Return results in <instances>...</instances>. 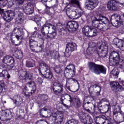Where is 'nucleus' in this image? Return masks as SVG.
<instances>
[{
  "mask_svg": "<svg viewBox=\"0 0 124 124\" xmlns=\"http://www.w3.org/2000/svg\"><path fill=\"white\" fill-rule=\"evenodd\" d=\"M110 21L108 18L100 14L97 16L95 20L92 21V26L100 31H105L109 30Z\"/></svg>",
  "mask_w": 124,
  "mask_h": 124,
  "instance_id": "1",
  "label": "nucleus"
},
{
  "mask_svg": "<svg viewBox=\"0 0 124 124\" xmlns=\"http://www.w3.org/2000/svg\"><path fill=\"white\" fill-rule=\"evenodd\" d=\"M39 73L42 76H44L46 79L51 80L53 78V73L51 71L50 66L45 62H42L39 64L38 67Z\"/></svg>",
  "mask_w": 124,
  "mask_h": 124,
  "instance_id": "2",
  "label": "nucleus"
},
{
  "mask_svg": "<svg viewBox=\"0 0 124 124\" xmlns=\"http://www.w3.org/2000/svg\"><path fill=\"white\" fill-rule=\"evenodd\" d=\"M88 67L90 71L97 75L101 73L106 74V68L102 65L97 64L93 62H89Z\"/></svg>",
  "mask_w": 124,
  "mask_h": 124,
  "instance_id": "3",
  "label": "nucleus"
},
{
  "mask_svg": "<svg viewBox=\"0 0 124 124\" xmlns=\"http://www.w3.org/2000/svg\"><path fill=\"white\" fill-rule=\"evenodd\" d=\"M96 51L100 57L102 58H105L108 54V45H107V42H104L101 43L98 42L96 47Z\"/></svg>",
  "mask_w": 124,
  "mask_h": 124,
  "instance_id": "4",
  "label": "nucleus"
},
{
  "mask_svg": "<svg viewBox=\"0 0 124 124\" xmlns=\"http://www.w3.org/2000/svg\"><path fill=\"white\" fill-rule=\"evenodd\" d=\"M45 26L47 28V31L48 33H49V30H50V27L52 28V30L54 31H58V33L62 35L63 34V32L65 31V29L63 28V26L61 23H58L56 25V27L53 25L51 24V23H46L45 24Z\"/></svg>",
  "mask_w": 124,
  "mask_h": 124,
  "instance_id": "5",
  "label": "nucleus"
},
{
  "mask_svg": "<svg viewBox=\"0 0 124 124\" xmlns=\"http://www.w3.org/2000/svg\"><path fill=\"white\" fill-rule=\"evenodd\" d=\"M82 32L86 36L93 37L97 35V30L93 27L89 26H84L82 28Z\"/></svg>",
  "mask_w": 124,
  "mask_h": 124,
  "instance_id": "6",
  "label": "nucleus"
},
{
  "mask_svg": "<svg viewBox=\"0 0 124 124\" xmlns=\"http://www.w3.org/2000/svg\"><path fill=\"white\" fill-rule=\"evenodd\" d=\"M78 117L81 123L84 124H93V118L90 115L85 113L83 112H80L78 113Z\"/></svg>",
  "mask_w": 124,
  "mask_h": 124,
  "instance_id": "7",
  "label": "nucleus"
},
{
  "mask_svg": "<svg viewBox=\"0 0 124 124\" xmlns=\"http://www.w3.org/2000/svg\"><path fill=\"white\" fill-rule=\"evenodd\" d=\"M76 50H77V45L76 44L73 43H69L66 45L64 55L66 58H69L71 55V52Z\"/></svg>",
  "mask_w": 124,
  "mask_h": 124,
  "instance_id": "8",
  "label": "nucleus"
},
{
  "mask_svg": "<svg viewBox=\"0 0 124 124\" xmlns=\"http://www.w3.org/2000/svg\"><path fill=\"white\" fill-rule=\"evenodd\" d=\"M109 59L113 60L110 65H117L120 63L121 57L119 52L113 51L110 53Z\"/></svg>",
  "mask_w": 124,
  "mask_h": 124,
  "instance_id": "9",
  "label": "nucleus"
},
{
  "mask_svg": "<svg viewBox=\"0 0 124 124\" xmlns=\"http://www.w3.org/2000/svg\"><path fill=\"white\" fill-rule=\"evenodd\" d=\"M1 13V16L3 17V19L7 22H10L12 20H13V18L15 16V13L11 11H8L6 12H3V10L0 8V14Z\"/></svg>",
  "mask_w": 124,
  "mask_h": 124,
  "instance_id": "10",
  "label": "nucleus"
},
{
  "mask_svg": "<svg viewBox=\"0 0 124 124\" xmlns=\"http://www.w3.org/2000/svg\"><path fill=\"white\" fill-rule=\"evenodd\" d=\"M12 113H11L10 111H0V120L3 122L11 120V119H12Z\"/></svg>",
  "mask_w": 124,
  "mask_h": 124,
  "instance_id": "11",
  "label": "nucleus"
},
{
  "mask_svg": "<svg viewBox=\"0 0 124 124\" xmlns=\"http://www.w3.org/2000/svg\"><path fill=\"white\" fill-rule=\"evenodd\" d=\"M65 74H68V76L71 77H74L75 74H76V69L75 68V65L73 64H70L67 66L65 68Z\"/></svg>",
  "mask_w": 124,
  "mask_h": 124,
  "instance_id": "12",
  "label": "nucleus"
},
{
  "mask_svg": "<svg viewBox=\"0 0 124 124\" xmlns=\"http://www.w3.org/2000/svg\"><path fill=\"white\" fill-rule=\"evenodd\" d=\"M2 62L7 64V63H10V65L8 66V68L9 70L12 69L14 65L13 64L15 62L14 58L9 55H6L3 57Z\"/></svg>",
  "mask_w": 124,
  "mask_h": 124,
  "instance_id": "13",
  "label": "nucleus"
},
{
  "mask_svg": "<svg viewBox=\"0 0 124 124\" xmlns=\"http://www.w3.org/2000/svg\"><path fill=\"white\" fill-rule=\"evenodd\" d=\"M36 34H37V33H36L35 31L32 32L31 33V36H30L29 38L30 48L33 51H35V49H34V48H35V46L38 44L37 42L34 41V38L36 37Z\"/></svg>",
  "mask_w": 124,
  "mask_h": 124,
  "instance_id": "14",
  "label": "nucleus"
},
{
  "mask_svg": "<svg viewBox=\"0 0 124 124\" xmlns=\"http://www.w3.org/2000/svg\"><path fill=\"white\" fill-rule=\"evenodd\" d=\"M17 31V32L16 34V37L18 41L17 44H15V41L12 40V43L14 44L15 46H19L20 44H21V42H22V39L23 38V32L22 31H19V30L17 28H15L14 29V32H15Z\"/></svg>",
  "mask_w": 124,
  "mask_h": 124,
  "instance_id": "15",
  "label": "nucleus"
},
{
  "mask_svg": "<svg viewBox=\"0 0 124 124\" xmlns=\"http://www.w3.org/2000/svg\"><path fill=\"white\" fill-rule=\"evenodd\" d=\"M71 10L72 12L71 13L70 15L69 14V11L68 10L66 11V15L70 17V18L71 19H78V18H80V17H81V15L78 13L76 11V7L74 6H71Z\"/></svg>",
  "mask_w": 124,
  "mask_h": 124,
  "instance_id": "16",
  "label": "nucleus"
},
{
  "mask_svg": "<svg viewBox=\"0 0 124 124\" xmlns=\"http://www.w3.org/2000/svg\"><path fill=\"white\" fill-rule=\"evenodd\" d=\"M63 86L57 82H54L52 87V90L56 95H59V93H62Z\"/></svg>",
  "mask_w": 124,
  "mask_h": 124,
  "instance_id": "17",
  "label": "nucleus"
},
{
  "mask_svg": "<svg viewBox=\"0 0 124 124\" xmlns=\"http://www.w3.org/2000/svg\"><path fill=\"white\" fill-rule=\"evenodd\" d=\"M98 0H88L85 7L88 10H93V9H94L98 5Z\"/></svg>",
  "mask_w": 124,
  "mask_h": 124,
  "instance_id": "18",
  "label": "nucleus"
},
{
  "mask_svg": "<svg viewBox=\"0 0 124 124\" xmlns=\"http://www.w3.org/2000/svg\"><path fill=\"white\" fill-rule=\"evenodd\" d=\"M52 120L54 121V124H61L63 121V114L62 112H59L55 116L52 117Z\"/></svg>",
  "mask_w": 124,
  "mask_h": 124,
  "instance_id": "19",
  "label": "nucleus"
},
{
  "mask_svg": "<svg viewBox=\"0 0 124 124\" xmlns=\"http://www.w3.org/2000/svg\"><path fill=\"white\" fill-rule=\"evenodd\" d=\"M70 97L69 101L70 102L71 106H73L75 108H80L81 107V100L79 98H74L73 99L71 98L70 95H68Z\"/></svg>",
  "mask_w": 124,
  "mask_h": 124,
  "instance_id": "20",
  "label": "nucleus"
},
{
  "mask_svg": "<svg viewBox=\"0 0 124 124\" xmlns=\"http://www.w3.org/2000/svg\"><path fill=\"white\" fill-rule=\"evenodd\" d=\"M79 28V24L77 21H71L68 22L67 28L68 31H76Z\"/></svg>",
  "mask_w": 124,
  "mask_h": 124,
  "instance_id": "21",
  "label": "nucleus"
},
{
  "mask_svg": "<svg viewBox=\"0 0 124 124\" xmlns=\"http://www.w3.org/2000/svg\"><path fill=\"white\" fill-rule=\"evenodd\" d=\"M110 86L111 87V90L114 92H122L123 91V87L120 85V83L117 81H112L110 83Z\"/></svg>",
  "mask_w": 124,
  "mask_h": 124,
  "instance_id": "22",
  "label": "nucleus"
},
{
  "mask_svg": "<svg viewBox=\"0 0 124 124\" xmlns=\"http://www.w3.org/2000/svg\"><path fill=\"white\" fill-rule=\"evenodd\" d=\"M117 2L115 0H110L107 4V7L109 10L111 11H117L118 7H117Z\"/></svg>",
  "mask_w": 124,
  "mask_h": 124,
  "instance_id": "23",
  "label": "nucleus"
},
{
  "mask_svg": "<svg viewBox=\"0 0 124 124\" xmlns=\"http://www.w3.org/2000/svg\"><path fill=\"white\" fill-rule=\"evenodd\" d=\"M2 66H0V77L5 78V79H10V75L8 73L7 70H3L1 68Z\"/></svg>",
  "mask_w": 124,
  "mask_h": 124,
  "instance_id": "24",
  "label": "nucleus"
},
{
  "mask_svg": "<svg viewBox=\"0 0 124 124\" xmlns=\"http://www.w3.org/2000/svg\"><path fill=\"white\" fill-rule=\"evenodd\" d=\"M26 86H28L29 88H31V94L35 93V91H36V84H35V82L32 81H30L26 83Z\"/></svg>",
  "mask_w": 124,
  "mask_h": 124,
  "instance_id": "25",
  "label": "nucleus"
},
{
  "mask_svg": "<svg viewBox=\"0 0 124 124\" xmlns=\"http://www.w3.org/2000/svg\"><path fill=\"white\" fill-rule=\"evenodd\" d=\"M14 102V104H15L16 107H20L23 103V98L20 96H17L16 99L11 98Z\"/></svg>",
  "mask_w": 124,
  "mask_h": 124,
  "instance_id": "26",
  "label": "nucleus"
},
{
  "mask_svg": "<svg viewBox=\"0 0 124 124\" xmlns=\"http://www.w3.org/2000/svg\"><path fill=\"white\" fill-rule=\"evenodd\" d=\"M33 74L31 72H22L20 77H22V79H26V78H28L29 80H31L32 79V76Z\"/></svg>",
  "mask_w": 124,
  "mask_h": 124,
  "instance_id": "27",
  "label": "nucleus"
},
{
  "mask_svg": "<svg viewBox=\"0 0 124 124\" xmlns=\"http://www.w3.org/2000/svg\"><path fill=\"white\" fill-rule=\"evenodd\" d=\"M17 16V17L16 18V23L17 24H22L24 22V17H25L24 14L21 11H18Z\"/></svg>",
  "mask_w": 124,
  "mask_h": 124,
  "instance_id": "28",
  "label": "nucleus"
},
{
  "mask_svg": "<svg viewBox=\"0 0 124 124\" xmlns=\"http://www.w3.org/2000/svg\"><path fill=\"white\" fill-rule=\"evenodd\" d=\"M24 12L27 15H31L33 13V7L32 5H28L23 10Z\"/></svg>",
  "mask_w": 124,
  "mask_h": 124,
  "instance_id": "29",
  "label": "nucleus"
},
{
  "mask_svg": "<svg viewBox=\"0 0 124 124\" xmlns=\"http://www.w3.org/2000/svg\"><path fill=\"white\" fill-rule=\"evenodd\" d=\"M120 73V70L117 68H114L110 73V76L112 78H117L119 77V74Z\"/></svg>",
  "mask_w": 124,
  "mask_h": 124,
  "instance_id": "30",
  "label": "nucleus"
},
{
  "mask_svg": "<svg viewBox=\"0 0 124 124\" xmlns=\"http://www.w3.org/2000/svg\"><path fill=\"white\" fill-rule=\"evenodd\" d=\"M114 41L117 42L115 45L118 46V48H119L121 51H124V41L118 39H115Z\"/></svg>",
  "mask_w": 124,
  "mask_h": 124,
  "instance_id": "31",
  "label": "nucleus"
},
{
  "mask_svg": "<svg viewBox=\"0 0 124 124\" xmlns=\"http://www.w3.org/2000/svg\"><path fill=\"white\" fill-rule=\"evenodd\" d=\"M57 31H52V32L50 33H49V35H46V39H55L56 37H57Z\"/></svg>",
  "mask_w": 124,
  "mask_h": 124,
  "instance_id": "32",
  "label": "nucleus"
},
{
  "mask_svg": "<svg viewBox=\"0 0 124 124\" xmlns=\"http://www.w3.org/2000/svg\"><path fill=\"white\" fill-rule=\"evenodd\" d=\"M115 20L116 21L115 23H114V25L113 24L114 27H119L120 25V22H121V16L119 15H115L114 16Z\"/></svg>",
  "mask_w": 124,
  "mask_h": 124,
  "instance_id": "33",
  "label": "nucleus"
},
{
  "mask_svg": "<svg viewBox=\"0 0 124 124\" xmlns=\"http://www.w3.org/2000/svg\"><path fill=\"white\" fill-rule=\"evenodd\" d=\"M96 85H92L91 84H88V89L89 92L90 94H93V92H94V90H95Z\"/></svg>",
  "mask_w": 124,
  "mask_h": 124,
  "instance_id": "34",
  "label": "nucleus"
},
{
  "mask_svg": "<svg viewBox=\"0 0 124 124\" xmlns=\"http://www.w3.org/2000/svg\"><path fill=\"white\" fill-rule=\"evenodd\" d=\"M43 47H44V46L43 45V44H42V45H41L40 44H37L35 46V47H34V49H35V50L34 52H35V51L37 53L41 52V51L43 49Z\"/></svg>",
  "mask_w": 124,
  "mask_h": 124,
  "instance_id": "35",
  "label": "nucleus"
},
{
  "mask_svg": "<svg viewBox=\"0 0 124 124\" xmlns=\"http://www.w3.org/2000/svg\"><path fill=\"white\" fill-rule=\"evenodd\" d=\"M35 66V62L32 60H28L26 61V66L27 67H33Z\"/></svg>",
  "mask_w": 124,
  "mask_h": 124,
  "instance_id": "36",
  "label": "nucleus"
},
{
  "mask_svg": "<svg viewBox=\"0 0 124 124\" xmlns=\"http://www.w3.org/2000/svg\"><path fill=\"white\" fill-rule=\"evenodd\" d=\"M33 21H34L37 24V26H40V22H41V17H39L38 16H34L33 18H32Z\"/></svg>",
  "mask_w": 124,
  "mask_h": 124,
  "instance_id": "37",
  "label": "nucleus"
},
{
  "mask_svg": "<svg viewBox=\"0 0 124 124\" xmlns=\"http://www.w3.org/2000/svg\"><path fill=\"white\" fill-rule=\"evenodd\" d=\"M69 1V4H76L78 8L81 9V7H80V3H79V1L77 0H67Z\"/></svg>",
  "mask_w": 124,
  "mask_h": 124,
  "instance_id": "38",
  "label": "nucleus"
},
{
  "mask_svg": "<svg viewBox=\"0 0 124 124\" xmlns=\"http://www.w3.org/2000/svg\"><path fill=\"white\" fill-rule=\"evenodd\" d=\"M50 55L55 60H58L60 58V54L57 51H51L50 52Z\"/></svg>",
  "mask_w": 124,
  "mask_h": 124,
  "instance_id": "39",
  "label": "nucleus"
},
{
  "mask_svg": "<svg viewBox=\"0 0 124 124\" xmlns=\"http://www.w3.org/2000/svg\"><path fill=\"white\" fill-rule=\"evenodd\" d=\"M100 92H101V87L96 85V87L94 89V93H96V95H100Z\"/></svg>",
  "mask_w": 124,
  "mask_h": 124,
  "instance_id": "40",
  "label": "nucleus"
},
{
  "mask_svg": "<svg viewBox=\"0 0 124 124\" xmlns=\"http://www.w3.org/2000/svg\"><path fill=\"white\" fill-rule=\"evenodd\" d=\"M105 119V121H104L102 124H111V119H106V117L104 116L101 118V120Z\"/></svg>",
  "mask_w": 124,
  "mask_h": 124,
  "instance_id": "41",
  "label": "nucleus"
},
{
  "mask_svg": "<svg viewBox=\"0 0 124 124\" xmlns=\"http://www.w3.org/2000/svg\"><path fill=\"white\" fill-rule=\"evenodd\" d=\"M22 93L24 94L25 96H27L31 93H29V89H28L27 86H25L22 89Z\"/></svg>",
  "mask_w": 124,
  "mask_h": 124,
  "instance_id": "42",
  "label": "nucleus"
},
{
  "mask_svg": "<svg viewBox=\"0 0 124 124\" xmlns=\"http://www.w3.org/2000/svg\"><path fill=\"white\" fill-rule=\"evenodd\" d=\"M75 82H77V80L74 78H69L66 79V84H72Z\"/></svg>",
  "mask_w": 124,
  "mask_h": 124,
  "instance_id": "43",
  "label": "nucleus"
},
{
  "mask_svg": "<svg viewBox=\"0 0 124 124\" xmlns=\"http://www.w3.org/2000/svg\"><path fill=\"white\" fill-rule=\"evenodd\" d=\"M45 24H44V25L42 26L41 31L42 32V34L43 35H44L45 36H46V33H45V31H47V27H45Z\"/></svg>",
  "mask_w": 124,
  "mask_h": 124,
  "instance_id": "44",
  "label": "nucleus"
},
{
  "mask_svg": "<svg viewBox=\"0 0 124 124\" xmlns=\"http://www.w3.org/2000/svg\"><path fill=\"white\" fill-rule=\"evenodd\" d=\"M6 3H7V1H5V0H0V7L5 6Z\"/></svg>",
  "mask_w": 124,
  "mask_h": 124,
  "instance_id": "45",
  "label": "nucleus"
},
{
  "mask_svg": "<svg viewBox=\"0 0 124 124\" xmlns=\"http://www.w3.org/2000/svg\"><path fill=\"white\" fill-rule=\"evenodd\" d=\"M68 124H78V121L71 120L67 122Z\"/></svg>",
  "mask_w": 124,
  "mask_h": 124,
  "instance_id": "46",
  "label": "nucleus"
},
{
  "mask_svg": "<svg viewBox=\"0 0 124 124\" xmlns=\"http://www.w3.org/2000/svg\"><path fill=\"white\" fill-rule=\"evenodd\" d=\"M24 116H25V110L23 109L20 110L19 117L20 118V117H24Z\"/></svg>",
  "mask_w": 124,
  "mask_h": 124,
  "instance_id": "47",
  "label": "nucleus"
},
{
  "mask_svg": "<svg viewBox=\"0 0 124 124\" xmlns=\"http://www.w3.org/2000/svg\"><path fill=\"white\" fill-rule=\"evenodd\" d=\"M41 98L44 101H48V96L47 95H43Z\"/></svg>",
  "mask_w": 124,
  "mask_h": 124,
  "instance_id": "48",
  "label": "nucleus"
},
{
  "mask_svg": "<svg viewBox=\"0 0 124 124\" xmlns=\"http://www.w3.org/2000/svg\"><path fill=\"white\" fill-rule=\"evenodd\" d=\"M37 83L39 84V85H41L42 83H43V79L41 78H39L37 79Z\"/></svg>",
  "mask_w": 124,
  "mask_h": 124,
  "instance_id": "49",
  "label": "nucleus"
},
{
  "mask_svg": "<svg viewBox=\"0 0 124 124\" xmlns=\"http://www.w3.org/2000/svg\"><path fill=\"white\" fill-rule=\"evenodd\" d=\"M55 72L59 74V73H61L62 72V69H61V67L58 68H55Z\"/></svg>",
  "mask_w": 124,
  "mask_h": 124,
  "instance_id": "50",
  "label": "nucleus"
},
{
  "mask_svg": "<svg viewBox=\"0 0 124 124\" xmlns=\"http://www.w3.org/2000/svg\"><path fill=\"white\" fill-rule=\"evenodd\" d=\"M43 109L44 111H51L52 108H51L50 107L46 106L43 108Z\"/></svg>",
  "mask_w": 124,
  "mask_h": 124,
  "instance_id": "51",
  "label": "nucleus"
},
{
  "mask_svg": "<svg viewBox=\"0 0 124 124\" xmlns=\"http://www.w3.org/2000/svg\"><path fill=\"white\" fill-rule=\"evenodd\" d=\"M49 0H46V1H48ZM50 1H52V0H49ZM25 1V0H18V4H23L24 3V2Z\"/></svg>",
  "mask_w": 124,
  "mask_h": 124,
  "instance_id": "52",
  "label": "nucleus"
},
{
  "mask_svg": "<svg viewBox=\"0 0 124 124\" xmlns=\"http://www.w3.org/2000/svg\"><path fill=\"white\" fill-rule=\"evenodd\" d=\"M120 67L122 69H124V60H122V61L121 62V63L120 64Z\"/></svg>",
  "mask_w": 124,
  "mask_h": 124,
  "instance_id": "53",
  "label": "nucleus"
},
{
  "mask_svg": "<svg viewBox=\"0 0 124 124\" xmlns=\"http://www.w3.org/2000/svg\"><path fill=\"white\" fill-rule=\"evenodd\" d=\"M119 113V112L117 111V109L115 108L113 110V116H115L116 115V116H118V114Z\"/></svg>",
  "mask_w": 124,
  "mask_h": 124,
  "instance_id": "54",
  "label": "nucleus"
},
{
  "mask_svg": "<svg viewBox=\"0 0 124 124\" xmlns=\"http://www.w3.org/2000/svg\"><path fill=\"white\" fill-rule=\"evenodd\" d=\"M92 50H89V49H87L86 50V52L87 53V55H89L90 56V55H92L93 54V51H91Z\"/></svg>",
  "mask_w": 124,
  "mask_h": 124,
  "instance_id": "55",
  "label": "nucleus"
},
{
  "mask_svg": "<svg viewBox=\"0 0 124 124\" xmlns=\"http://www.w3.org/2000/svg\"><path fill=\"white\" fill-rule=\"evenodd\" d=\"M62 104L63 105V106H64V107H65V108H70V107L68 105H67L66 104L62 103Z\"/></svg>",
  "mask_w": 124,
  "mask_h": 124,
  "instance_id": "56",
  "label": "nucleus"
},
{
  "mask_svg": "<svg viewBox=\"0 0 124 124\" xmlns=\"http://www.w3.org/2000/svg\"><path fill=\"white\" fill-rule=\"evenodd\" d=\"M120 114H121V115L122 116V117L123 118V120L124 121V113L123 111H121L120 112Z\"/></svg>",
  "mask_w": 124,
  "mask_h": 124,
  "instance_id": "57",
  "label": "nucleus"
},
{
  "mask_svg": "<svg viewBox=\"0 0 124 124\" xmlns=\"http://www.w3.org/2000/svg\"><path fill=\"white\" fill-rule=\"evenodd\" d=\"M3 55V52L2 50H0V58H1Z\"/></svg>",
  "mask_w": 124,
  "mask_h": 124,
  "instance_id": "58",
  "label": "nucleus"
},
{
  "mask_svg": "<svg viewBox=\"0 0 124 124\" xmlns=\"http://www.w3.org/2000/svg\"><path fill=\"white\" fill-rule=\"evenodd\" d=\"M90 44H92V47L93 48V47H95V43H91Z\"/></svg>",
  "mask_w": 124,
  "mask_h": 124,
  "instance_id": "59",
  "label": "nucleus"
},
{
  "mask_svg": "<svg viewBox=\"0 0 124 124\" xmlns=\"http://www.w3.org/2000/svg\"><path fill=\"white\" fill-rule=\"evenodd\" d=\"M40 122H42V120H39L38 121H37V122H36V124H41V123Z\"/></svg>",
  "mask_w": 124,
  "mask_h": 124,
  "instance_id": "60",
  "label": "nucleus"
},
{
  "mask_svg": "<svg viewBox=\"0 0 124 124\" xmlns=\"http://www.w3.org/2000/svg\"><path fill=\"white\" fill-rule=\"evenodd\" d=\"M86 111H87V112H88V113H91V110H90L89 109H87Z\"/></svg>",
  "mask_w": 124,
  "mask_h": 124,
  "instance_id": "61",
  "label": "nucleus"
},
{
  "mask_svg": "<svg viewBox=\"0 0 124 124\" xmlns=\"http://www.w3.org/2000/svg\"><path fill=\"white\" fill-rule=\"evenodd\" d=\"M95 124H100V123H98V122H95Z\"/></svg>",
  "mask_w": 124,
  "mask_h": 124,
  "instance_id": "62",
  "label": "nucleus"
},
{
  "mask_svg": "<svg viewBox=\"0 0 124 124\" xmlns=\"http://www.w3.org/2000/svg\"><path fill=\"white\" fill-rule=\"evenodd\" d=\"M87 104H90V103H91L90 102H88L86 103Z\"/></svg>",
  "mask_w": 124,
  "mask_h": 124,
  "instance_id": "63",
  "label": "nucleus"
},
{
  "mask_svg": "<svg viewBox=\"0 0 124 124\" xmlns=\"http://www.w3.org/2000/svg\"><path fill=\"white\" fill-rule=\"evenodd\" d=\"M107 106L109 107V106H110V105H107Z\"/></svg>",
  "mask_w": 124,
  "mask_h": 124,
  "instance_id": "64",
  "label": "nucleus"
}]
</instances>
